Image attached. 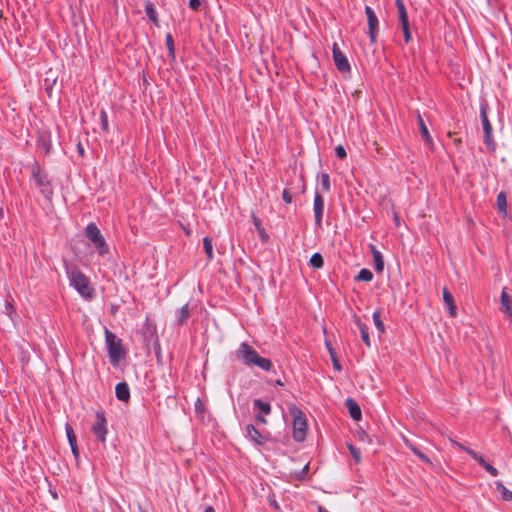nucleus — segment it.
<instances>
[{"label": "nucleus", "mask_w": 512, "mask_h": 512, "mask_svg": "<svg viewBox=\"0 0 512 512\" xmlns=\"http://www.w3.org/2000/svg\"><path fill=\"white\" fill-rule=\"evenodd\" d=\"M64 269L69 280V284L85 300L93 299L95 289L92 287L89 278L75 264L64 262Z\"/></svg>", "instance_id": "obj_1"}, {"label": "nucleus", "mask_w": 512, "mask_h": 512, "mask_svg": "<svg viewBox=\"0 0 512 512\" xmlns=\"http://www.w3.org/2000/svg\"><path fill=\"white\" fill-rule=\"evenodd\" d=\"M235 356L248 367L256 366L264 371H271L273 363L269 358L262 357L247 342H242L235 351Z\"/></svg>", "instance_id": "obj_2"}, {"label": "nucleus", "mask_w": 512, "mask_h": 512, "mask_svg": "<svg viewBox=\"0 0 512 512\" xmlns=\"http://www.w3.org/2000/svg\"><path fill=\"white\" fill-rule=\"evenodd\" d=\"M105 343L110 363L113 366H118L125 356V350L121 339H119L113 332L105 329Z\"/></svg>", "instance_id": "obj_3"}, {"label": "nucleus", "mask_w": 512, "mask_h": 512, "mask_svg": "<svg viewBox=\"0 0 512 512\" xmlns=\"http://www.w3.org/2000/svg\"><path fill=\"white\" fill-rule=\"evenodd\" d=\"M289 413L293 417V438L301 442L306 437L307 420L304 413L296 405L289 407Z\"/></svg>", "instance_id": "obj_4"}, {"label": "nucleus", "mask_w": 512, "mask_h": 512, "mask_svg": "<svg viewBox=\"0 0 512 512\" xmlns=\"http://www.w3.org/2000/svg\"><path fill=\"white\" fill-rule=\"evenodd\" d=\"M85 236L95 246V249L100 256H104L109 253V247L106 240L95 223L91 222L86 226Z\"/></svg>", "instance_id": "obj_5"}, {"label": "nucleus", "mask_w": 512, "mask_h": 512, "mask_svg": "<svg viewBox=\"0 0 512 512\" xmlns=\"http://www.w3.org/2000/svg\"><path fill=\"white\" fill-rule=\"evenodd\" d=\"M480 117H481L482 127H483V131H484V143L490 150L494 151L496 148V144L493 139L492 125L488 119V105L487 104H481Z\"/></svg>", "instance_id": "obj_6"}, {"label": "nucleus", "mask_w": 512, "mask_h": 512, "mask_svg": "<svg viewBox=\"0 0 512 512\" xmlns=\"http://www.w3.org/2000/svg\"><path fill=\"white\" fill-rule=\"evenodd\" d=\"M91 431L100 442H106L108 434L107 419L102 409L95 413V420L91 425Z\"/></svg>", "instance_id": "obj_7"}, {"label": "nucleus", "mask_w": 512, "mask_h": 512, "mask_svg": "<svg viewBox=\"0 0 512 512\" xmlns=\"http://www.w3.org/2000/svg\"><path fill=\"white\" fill-rule=\"evenodd\" d=\"M32 177L37 186L39 187L41 193L46 197H50L52 194L51 184L47 178V175L41 172L38 166H34L32 168Z\"/></svg>", "instance_id": "obj_8"}, {"label": "nucleus", "mask_w": 512, "mask_h": 512, "mask_svg": "<svg viewBox=\"0 0 512 512\" xmlns=\"http://www.w3.org/2000/svg\"><path fill=\"white\" fill-rule=\"evenodd\" d=\"M332 55L336 68L342 72H349L351 67L345 54L341 51L337 43L333 44Z\"/></svg>", "instance_id": "obj_9"}, {"label": "nucleus", "mask_w": 512, "mask_h": 512, "mask_svg": "<svg viewBox=\"0 0 512 512\" xmlns=\"http://www.w3.org/2000/svg\"><path fill=\"white\" fill-rule=\"evenodd\" d=\"M365 14L367 16L368 21V34L370 37V41L372 44H375L378 33L379 21L374 10L370 6L365 7Z\"/></svg>", "instance_id": "obj_10"}, {"label": "nucleus", "mask_w": 512, "mask_h": 512, "mask_svg": "<svg viewBox=\"0 0 512 512\" xmlns=\"http://www.w3.org/2000/svg\"><path fill=\"white\" fill-rule=\"evenodd\" d=\"M253 411L255 412L256 420L262 424H266L267 421L264 416L271 413V405L269 402H265L261 399H255L253 401Z\"/></svg>", "instance_id": "obj_11"}, {"label": "nucleus", "mask_w": 512, "mask_h": 512, "mask_svg": "<svg viewBox=\"0 0 512 512\" xmlns=\"http://www.w3.org/2000/svg\"><path fill=\"white\" fill-rule=\"evenodd\" d=\"M313 211L315 216V224L320 227L322 224L323 213H324V199L318 188H316L314 201H313Z\"/></svg>", "instance_id": "obj_12"}, {"label": "nucleus", "mask_w": 512, "mask_h": 512, "mask_svg": "<svg viewBox=\"0 0 512 512\" xmlns=\"http://www.w3.org/2000/svg\"><path fill=\"white\" fill-rule=\"evenodd\" d=\"M246 438L257 445H263L267 442V436L262 434L254 425L248 424L246 426Z\"/></svg>", "instance_id": "obj_13"}, {"label": "nucleus", "mask_w": 512, "mask_h": 512, "mask_svg": "<svg viewBox=\"0 0 512 512\" xmlns=\"http://www.w3.org/2000/svg\"><path fill=\"white\" fill-rule=\"evenodd\" d=\"M501 310L504 313L505 317L508 319H512V297L507 293L506 288L504 287L500 296Z\"/></svg>", "instance_id": "obj_14"}, {"label": "nucleus", "mask_w": 512, "mask_h": 512, "mask_svg": "<svg viewBox=\"0 0 512 512\" xmlns=\"http://www.w3.org/2000/svg\"><path fill=\"white\" fill-rule=\"evenodd\" d=\"M65 431H66V435H67V439H68V442H69V445L71 447V451L74 455L75 458H78L79 456V449H78V446H77V438H76V435L73 431V428L72 426L67 423L65 425Z\"/></svg>", "instance_id": "obj_15"}, {"label": "nucleus", "mask_w": 512, "mask_h": 512, "mask_svg": "<svg viewBox=\"0 0 512 512\" xmlns=\"http://www.w3.org/2000/svg\"><path fill=\"white\" fill-rule=\"evenodd\" d=\"M115 394L118 400L127 402L130 399V389L126 382H120L115 387Z\"/></svg>", "instance_id": "obj_16"}, {"label": "nucleus", "mask_w": 512, "mask_h": 512, "mask_svg": "<svg viewBox=\"0 0 512 512\" xmlns=\"http://www.w3.org/2000/svg\"><path fill=\"white\" fill-rule=\"evenodd\" d=\"M451 443L454 447H456L460 450H463L467 454H469L475 461H477L479 463V465L483 466L486 463L485 459L480 454H478L476 451L465 447L464 445H462L461 443H459L455 440H451Z\"/></svg>", "instance_id": "obj_17"}, {"label": "nucleus", "mask_w": 512, "mask_h": 512, "mask_svg": "<svg viewBox=\"0 0 512 512\" xmlns=\"http://www.w3.org/2000/svg\"><path fill=\"white\" fill-rule=\"evenodd\" d=\"M443 300L445 304L448 306V312L451 317H455L457 315V307L454 303V298L449 290L444 287L443 288Z\"/></svg>", "instance_id": "obj_18"}, {"label": "nucleus", "mask_w": 512, "mask_h": 512, "mask_svg": "<svg viewBox=\"0 0 512 512\" xmlns=\"http://www.w3.org/2000/svg\"><path fill=\"white\" fill-rule=\"evenodd\" d=\"M354 321H355V324H356V326L358 327V329L360 331L362 341L365 343V345L367 347H370L371 346V342H370V337H369L367 325L364 324L360 320V318L357 317V316H354Z\"/></svg>", "instance_id": "obj_19"}, {"label": "nucleus", "mask_w": 512, "mask_h": 512, "mask_svg": "<svg viewBox=\"0 0 512 512\" xmlns=\"http://www.w3.org/2000/svg\"><path fill=\"white\" fill-rule=\"evenodd\" d=\"M346 406L348 408L349 414L353 420H360L362 413L360 406L351 398L346 400Z\"/></svg>", "instance_id": "obj_20"}, {"label": "nucleus", "mask_w": 512, "mask_h": 512, "mask_svg": "<svg viewBox=\"0 0 512 512\" xmlns=\"http://www.w3.org/2000/svg\"><path fill=\"white\" fill-rule=\"evenodd\" d=\"M395 4L398 10V18L400 26L402 25H408L409 19H408V13L405 7V4L403 0H395Z\"/></svg>", "instance_id": "obj_21"}, {"label": "nucleus", "mask_w": 512, "mask_h": 512, "mask_svg": "<svg viewBox=\"0 0 512 512\" xmlns=\"http://www.w3.org/2000/svg\"><path fill=\"white\" fill-rule=\"evenodd\" d=\"M371 252L374 259L375 270L377 272H382L384 269V260L382 253L374 245H371Z\"/></svg>", "instance_id": "obj_22"}, {"label": "nucleus", "mask_w": 512, "mask_h": 512, "mask_svg": "<svg viewBox=\"0 0 512 512\" xmlns=\"http://www.w3.org/2000/svg\"><path fill=\"white\" fill-rule=\"evenodd\" d=\"M417 121H418V125L420 128V133H421L422 137L424 138L425 142L428 145L432 144V137H431V135L428 131V128H427L422 116L420 115V113H418Z\"/></svg>", "instance_id": "obj_23"}, {"label": "nucleus", "mask_w": 512, "mask_h": 512, "mask_svg": "<svg viewBox=\"0 0 512 512\" xmlns=\"http://www.w3.org/2000/svg\"><path fill=\"white\" fill-rule=\"evenodd\" d=\"M190 316L189 312V304H185L180 309L176 311V321L178 325H183L186 323Z\"/></svg>", "instance_id": "obj_24"}, {"label": "nucleus", "mask_w": 512, "mask_h": 512, "mask_svg": "<svg viewBox=\"0 0 512 512\" xmlns=\"http://www.w3.org/2000/svg\"><path fill=\"white\" fill-rule=\"evenodd\" d=\"M39 148L45 153L49 154L52 149V142L49 135H42L38 142Z\"/></svg>", "instance_id": "obj_25"}, {"label": "nucleus", "mask_w": 512, "mask_h": 512, "mask_svg": "<svg viewBox=\"0 0 512 512\" xmlns=\"http://www.w3.org/2000/svg\"><path fill=\"white\" fill-rule=\"evenodd\" d=\"M319 186L322 192L327 193L331 189L330 176L327 173H321L318 176Z\"/></svg>", "instance_id": "obj_26"}, {"label": "nucleus", "mask_w": 512, "mask_h": 512, "mask_svg": "<svg viewBox=\"0 0 512 512\" xmlns=\"http://www.w3.org/2000/svg\"><path fill=\"white\" fill-rule=\"evenodd\" d=\"M495 484L497 491H499L501 494V498L505 501H511L512 491L506 488L501 481H497Z\"/></svg>", "instance_id": "obj_27"}, {"label": "nucleus", "mask_w": 512, "mask_h": 512, "mask_svg": "<svg viewBox=\"0 0 512 512\" xmlns=\"http://www.w3.org/2000/svg\"><path fill=\"white\" fill-rule=\"evenodd\" d=\"M373 322L380 334L385 333V325L381 319L380 311H374L372 314Z\"/></svg>", "instance_id": "obj_28"}, {"label": "nucleus", "mask_w": 512, "mask_h": 512, "mask_svg": "<svg viewBox=\"0 0 512 512\" xmlns=\"http://www.w3.org/2000/svg\"><path fill=\"white\" fill-rule=\"evenodd\" d=\"M497 207L499 211L503 212L504 214H507V197L504 192H500L497 195Z\"/></svg>", "instance_id": "obj_29"}, {"label": "nucleus", "mask_w": 512, "mask_h": 512, "mask_svg": "<svg viewBox=\"0 0 512 512\" xmlns=\"http://www.w3.org/2000/svg\"><path fill=\"white\" fill-rule=\"evenodd\" d=\"M310 265L316 269L322 268L324 265V260H323L322 255L318 252L314 253L310 258Z\"/></svg>", "instance_id": "obj_30"}, {"label": "nucleus", "mask_w": 512, "mask_h": 512, "mask_svg": "<svg viewBox=\"0 0 512 512\" xmlns=\"http://www.w3.org/2000/svg\"><path fill=\"white\" fill-rule=\"evenodd\" d=\"M203 247L207 255L208 260L213 259V245L212 240L208 236L203 238Z\"/></svg>", "instance_id": "obj_31"}, {"label": "nucleus", "mask_w": 512, "mask_h": 512, "mask_svg": "<svg viewBox=\"0 0 512 512\" xmlns=\"http://www.w3.org/2000/svg\"><path fill=\"white\" fill-rule=\"evenodd\" d=\"M165 43H166V47H167L168 52H169V56L172 59H174L175 58V46H174L173 37H172V35L170 33L166 34Z\"/></svg>", "instance_id": "obj_32"}, {"label": "nucleus", "mask_w": 512, "mask_h": 512, "mask_svg": "<svg viewBox=\"0 0 512 512\" xmlns=\"http://www.w3.org/2000/svg\"><path fill=\"white\" fill-rule=\"evenodd\" d=\"M253 223H254V226H255L256 230L258 231L259 235L261 236V238L264 241H266L268 239V235L265 232V229L263 228V226L261 224V220L258 217L253 216Z\"/></svg>", "instance_id": "obj_33"}, {"label": "nucleus", "mask_w": 512, "mask_h": 512, "mask_svg": "<svg viewBox=\"0 0 512 512\" xmlns=\"http://www.w3.org/2000/svg\"><path fill=\"white\" fill-rule=\"evenodd\" d=\"M372 279H373V273L369 269H366V268L361 269L356 277V280L365 281V282H369Z\"/></svg>", "instance_id": "obj_34"}, {"label": "nucleus", "mask_w": 512, "mask_h": 512, "mask_svg": "<svg viewBox=\"0 0 512 512\" xmlns=\"http://www.w3.org/2000/svg\"><path fill=\"white\" fill-rule=\"evenodd\" d=\"M145 13L147 15V17L155 24L158 23V17H157V13H156V10L155 8L153 7L152 4H147L145 6Z\"/></svg>", "instance_id": "obj_35"}, {"label": "nucleus", "mask_w": 512, "mask_h": 512, "mask_svg": "<svg viewBox=\"0 0 512 512\" xmlns=\"http://www.w3.org/2000/svg\"><path fill=\"white\" fill-rule=\"evenodd\" d=\"M326 346H327V349H328V351L330 353L334 369L340 371L342 369V367H341V365L339 363L338 358L336 357L335 352L333 351V348L331 347L329 342H326Z\"/></svg>", "instance_id": "obj_36"}, {"label": "nucleus", "mask_w": 512, "mask_h": 512, "mask_svg": "<svg viewBox=\"0 0 512 512\" xmlns=\"http://www.w3.org/2000/svg\"><path fill=\"white\" fill-rule=\"evenodd\" d=\"M100 121L103 131L108 132L109 130V123H108V115L107 112L102 109L100 111Z\"/></svg>", "instance_id": "obj_37"}, {"label": "nucleus", "mask_w": 512, "mask_h": 512, "mask_svg": "<svg viewBox=\"0 0 512 512\" xmlns=\"http://www.w3.org/2000/svg\"><path fill=\"white\" fill-rule=\"evenodd\" d=\"M349 452L351 456L354 458V460L358 463L361 460V451L353 446L352 444L348 445Z\"/></svg>", "instance_id": "obj_38"}, {"label": "nucleus", "mask_w": 512, "mask_h": 512, "mask_svg": "<svg viewBox=\"0 0 512 512\" xmlns=\"http://www.w3.org/2000/svg\"><path fill=\"white\" fill-rule=\"evenodd\" d=\"M5 313L9 316L10 319H13V316L16 315L14 306L8 300L5 303Z\"/></svg>", "instance_id": "obj_39"}, {"label": "nucleus", "mask_w": 512, "mask_h": 512, "mask_svg": "<svg viewBox=\"0 0 512 512\" xmlns=\"http://www.w3.org/2000/svg\"><path fill=\"white\" fill-rule=\"evenodd\" d=\"M400 27L403 31L405 42L406 43L410 42L412 39V35H411V31H410V24L402 25Z\"/></svg>", "instance_id": "obj_40"}, {"label": "nucleus", "mask_w": 512, "mask_h": 512, "mask_svg": "<svg viewBox=\"0 0 512 512\" xmlns=\"http://www.w3.org/2000/svg\"><path fill=\"white\" fill-rule=\"evenodd\" d=\"M491 476L493 477H496L498 475V470L492 466L491 464H489L488 462H486L483 466H482Z\"/></svg>", "instance_id": "obj_41"}, {"label": "nucleus", "mask_w": 512, "mask_h": 512, "mask_svg": "<svg viewBox=\"0 0 512 512\" xmlns=\"http://www.w3.org/2000/svg\"><path fill=\"white\" fill-rule=\"evenodd\" d=\"M336 156L340 159H344L347 155L345 148L342 145H338L335 148Z\"/></svg>", "instance_id": "obj_42"}, {"label": "nucleus", "mask_w": 512, "mask_h": 512, "mask_svg": "<svg viewBox=\"0 0 512 512\" xmlns=\"http://www.w3.org/2000/svg\"><path fill=\"white\" fill-rule=\"evenodd\" d=\"M282 198L285 203L290 204L293 200L292 193L288 189H284L282 192Z\"/></svg>", "instance_id": "obj_43"}, {"label": "nucleus", "mask_w": 512, "mask_h": 512, "mask_svg": "<svg viewBox=\"0 0 512 512\" xmlns=\"http://www.w3.org/2000/svg\"><path fill=\"white\" fill-rule=\"evenodd\" d=\"M405 445L416 455L420 450L407 438L403 439Z\"/></svg>", "instance_id": "obj_44"}, {"label": "nucleus", "mask_w": 512, "mask_h": 512, "mask_svg": "<svg viewBox=\"0 0 512 512\" xmlns=\"http://www.w3.org/2000/svg\"><path fill=\"white\" fill-rule=\"evenodd\" d=\"M201 6V0H189V7L194 10V11H197L199 10Z\"/></svg>", "instance_id": "obj_45"}, {"label": "nucleus", "mask_w": 512, "mask_h": 512, "mask_svg": "<svg viewBox=\"0 0 512 512\" xmlns=\"http://www.w3.org/2000/svg\"><path fill=\"white\" fill-rule=\"evenodd\" d=\"M416 456L418 458H420L423 462H425L427 464H431L430 458L427 455H425L424 453H422L421 451L416 452Z\"/></svg>", "instance_id": "obj_46"}, {"label": "nucleus", "mask_w": 512, "mask_h": 512, "mask_svg": "<svg viewBox=\"0 0 512 512\" xmlns=\"http://www.w3.org/2000/svg\"><path fill=\"white\" fill-rule=\"evenodd\" d=\"M78 150H79V153H80L81 155H83V153H84V149H83V146L81 145V143H79V144H78Z\"/></svg>", "instance_id": "obj_47"}, {"label": "nucleus", "mask_w": 512, "mask_h": 512, "mask_svg": "<svg viewBox=\"0 0 512 512\" xmlns=\"http://www.w3.org/2000/svg\"><path fill=\"white\" fill-rule=\"evenodd\" d=\"M204 512H215V510L213 509V507L211 506H207L204 510Z\"/></svg>", "instance_id": "obj_48"}, {"label": "nucleus", "mask_w": 512, "mask_h": 512, "mask_svg": "<svg viewBox=\"0 0 512 512\" xmlns=\"http://www.w3.org/2000/svg\"><path fill=\"white\" fill-rule=\"evenodd\" d=\"M201 405H202V404H201L200 400L198 399V400H197V402H196V404H195L196 410H198V409L200 408V406H201Z\"/></svg>", "instance_id": "obj_49"}, {"label": "nucleus", "mask_w": 512, "mask_h": 512, "mask_svg": "<svg viewBox=\"0 0 512 512\" xmlns=\"http://www.w3.org/2000/svg\"><path fill=\"white\" fill-rule=\"evenodd\" d=\"M308 469H309V466H308V465H306V466L304 467V469H303V472L308 471Z\"/></svg>", "instance_id": "obj_50"}, {"label": "nucleus", "mask_w": 512, "mask_h": 512, "mask_svg": "<svg viewBox=\"0 0 512 512\" xmlns=\"http://www.w3.org/2000/svg\"><path fill=\"white\" fill-rule=\"evenodd\" d=\"M140 512H148V511L140 507Z\"/></svg>", "instance_id": "obj_51"}, {"label": "nucleus", "mask_w": 512, "mask_h": 512, "mask_svg": "<svg viewBox=\"0 0 512 512\" xmlns=\"http://www.w3.org/2000/svg\"><path fill=\"white\" fill-rule=\"evenodd\" d=\"M278 385H282V382L280 380L277 381Z\"/></svg>", "instance_id": "obj_52"}]
</instances>
